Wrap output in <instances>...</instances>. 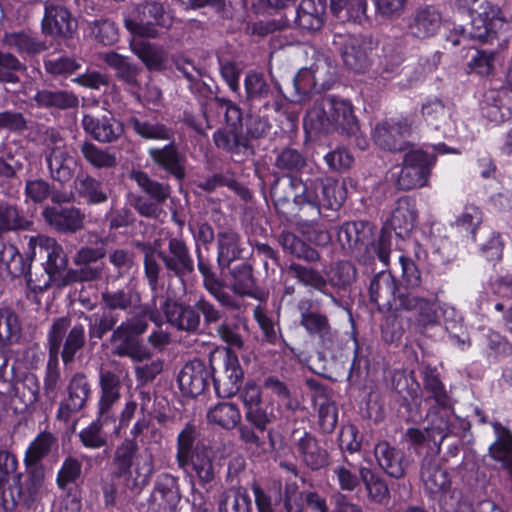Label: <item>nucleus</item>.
I'll use <instances>...</instances> for the list:
<instances>
[{"label":"nucleus","mask_w":512,"mask_h":512,"mask_svg":"<svg viewBox=\"0 0 512 512\" xmlns=\"http://www.w3.org/2000/svg\"><path fill=\"white\" fill-rule=\"evenodd\" d=\"M217 240V262L221 269L228 268L231 263L241 258V236L230 228L218 231Z\"/></svg>","instance_id":"37998d69"},{"label":"nucleus","mask_w":512,"mask_h":512,"mask_svg":"<svg viewBox=\"0 0 512 512\" xmlns=\"http://www.w3.org/2000/svg\"><path fill=\"white\" fill-rule=\"evenodd\" d=\"M307 184L311 185L312 189L318 193L321 190V204L328 209H338L346 199V189L344 184L331 178L307 179Z\"/></svg>","instance_id":"a18cd8bd"},{"label":"nucleus","mask_w":512,"mask_h":512,"mask_svg":"<svg viewBox=\"0 0 512 512\" xmlns=\"http://www.w3.org/2000/svg\"><path fill=\"white\" fill-rule=\"evenodd\" d=\"M373 453L377 465L389 477L394 479L405 477L409 461L401 450L388 441L381 440L375 444Z\"/></svg>","instance_id":"c85d7f7f"},{"label":"nucleus","mask_w":512,"mask_h":512,"mask_svg":"<svg viewBox=\"0 0 512 512\" xmlns=\"http://www.w3.org/2000/svg\"><path fill=\"white\" fill-rule=\"evenodd\" d=\"M325 9V0H302L296 10V26L309 32L319 30Z\"/></svg>","instance_id":"c03bdc74"},{"label":"nucleus","mask_w":512,"mask_h":512,"mask_svg":"<svg viewBox=\"0 0 512 512\" xmlns=\"http://www.w3.org/2000/svg\"><path fill=\"white\" fill-rule=\"evenodd\" d=\"M326 102L327 96L316 100L304 116V129L310 135L318 136L334 132L330 108Z\"/></svg>","instance_id":"a19ab883"},{"label":"nucleus","mask_w":512,"mask_h":512,"mask_svg":"<svg viewBox=\"0 0 512 512\" xmlns=\"http://www.w3.org/2000/svg\"><path fill=\"white\" fill-rule=\"evenodd\" d=\"M195 252L198 270L203 277L204 288L221 306L229 310L240 311L243 307L242 303L223 289V285L213 271L210 261L203 256L198 245H196Z\"/></svg>","instance_id":"412c9836"},{"label":"nucleus","mask_w":512,"mask_h":512,"mask_svg":"<svg viewBox=\"0 0 512 512\" xmlns=\"http://www.w3.org/2000/svg\"><path fill=\"white\" fill-rule=\"evenodd\" d=\"M29 246L34 250V254L38 253L45 257L46 261L42 264L50 273L56 276L66 269L68 265V258L63 250V247L56 241V239L46 236L37 235L31 237Z\"/></svg>","instance_id":"c756f323"},{"label":"nucleus","mask_w":512,"mask_h":512,"mask_svg":"<svg viewBox=\"0 0 512 512\" xmlns=\"http://www.w3.org/2000/svg\"><path fill=\"white\" fill-rule=\"evenodd\" d=\"M273 165L283 176L289 177L301 173L308 163L306 156L301 151L286 147L278 152Z\"/></svg>","instance_id":"bf43d9fd"},{"label":"nucleus","mask_w":512,"mask_h":512,"mask_svg":"<svg viewBox=\"0 0 512 512\" xmlns=\"http://www.w3.org/2000/svg\"><path fill=\"white\" fill-rule=\"evenodd\" d=\"M326 103L330 108L334 132L355 135L359 131V123L350 101L336 96H327Z\"/></svg>","instance_id":"2f4dec72"},{"label":"nucleus","mask_w":512,"mask_h":512,"mask_svg":"<svg viewBox=\"0 0 512 512\" xmlns=\"http://www.w3.org/2000/svg\"><path fill=\"white\" fill-rule=\"evenodd\" d=\"M169 274L182 280L194 271V261L185 241L178 237H170L166 249L157 251Z\"/></svg>","instance_id":"4468645a"},{"label":"nucleus","mask_w":512,"mask_h":512,"mask_svg":"<svg viewBox=\"0 0 512 512\" xmlns=\"http://www.w3.org/2000/svg\"><path fill=\"white\" fill-rule=\"evenodd\" d=\"M25 272V263L23 256L12 244H6L0 241V277L15 278Z\"/></svg>","instance_id":"13d9d810"},{"label":"nucleus","mask_w":512,"mask_h":512,"mask_svg":"<svg viewBox=\"0 0 512 512\" xmlns=\"http://www.w3.org/2000/svg\"><path fill=\"white\" fill-rule=\"evenodd\" d=\"M494 429L497 437L489 447V454L494 460L501 462L512 476V434L501 424H495Z\"/></svg>","instance_id":"4d7b16f0"},{"label":"nucleus","mask_w":512,"mask_h":512,"mask_svg":"<svg viewBox=\"0 0 512 512\" xmlns=\"http://www.w3.org/2000/svg\"><path fill=\"white\" fill-rule=\"evenodd\" d=\"M411 123L407 118H390L376 124L373 140L380 148L400 152L407 148L406 139L411 135Z\"/></svg>","instance_id":"ddd939ff"},{"label":"nucleus","mask_w":512,"mask_h":512,"mask_svg":"<svg viewBox=\"0 0 512 512\" xmlns=\"http://www.w3.org/2000/svg\"><path fill=\"white\" fill-rule=\"evenodd\" d=\"M21 322L18 314L10 307H0V351L19 342Z\"/></svg>","instance_id":"6e6d98bb"},{"label":"nucleus","mask_w":512,"mask_h":512,"mask_svg":"<svg viewBox=\"0 0 512 512\" xmlns=\"http://www.w3.org/2000/svg\"><path fill=\"white\" fill-rule=\"evenodd\" d=\"M215 451L201 439L193 424H186L176 441L178 468L195 477L199 486L208 489L216 478Z\"/></svg>","instance_id":"f257e3e1"},{"label":"nucleus","mask_w":512,"mask_h":512,"mask_svg":"<svg viewBox=\"0 0 512 512\" xmlns=\"http://www.w3.org/2000/svg\"><path fill=\"white\" fill-rule=\"evenodd\" d=\"M421 113L429 126L441 130L450 124L452 107L439 98H433L423 103Z\"/></svg>","instance_id":"052dcab7"},{"label":"nucleus","mask_w":512,"mask_h":512,"mask_svg":"<svg viewBox=\"0 0 512 512\" xmlns=\"http://www.w3.org/2000/svg\"><path fill=\"white\" fill-rule=\"evenodd\" d=\"M40 108H56L66 110L75 108L79 104L78 97L71 91L42 89L33 97Z\"/></svg>","instance_id":"5fc2aeb1"},{"label":"nucleus","mask_w":512,"mask_h":512,"mask_svg":"<svg viewBox=\"0 0 512 512\" xmlns=\"http://www.w3.org/2000/svg\"><path fill=\"white\" fill-rule=\"evenodd\" d=\"M103 60L109 67L114 69L116 78L123 82L129 90L136 92L140 89L141 81L139 76L143 72L141 67L131 63L127 57L113 51L105 53Z\"/></svg>","instance_id":"58836bf2"},{"label":"nucleus","mask_w":512,"mask_h":512,"mask_svg":"<svg viewBox=\"0 0 512 512\" xmlns=\"http://www.w3.org/2000/svg\"><path fill=\"white\" fill-rule=\"evenodd\" d=\"M441 23L440 12L428 5L414 11L409 17L407 29L408 33L417 39H428L439 31Z\"/></svg>","instance_id":"7c9ffc66"},{"label":"nucleus","mask_w":512,"mask_h":512,"mask_svg":"<svg viewBox=\"0 0 512 512\" xmlns=\"http://www.w3.org/2000/svg\"><path fill=\"white\" fill-rule=\"evenodd\" d=\"M230 289L238 296H249L258 300L264 298V293L256 287L252 266L241 263L231 270Z\"/></svg>","instance_id":"09e8293b"},{"label":"nucleus","mask_w":512,"mask_h":512,"mask_svg":"<svg viewBox=\"0 0 512 512\" xmlns=\"http://www.w3.org/2000/svg\"><path fill=\"white\" fill-rule=\"evenodd\" d=\"M133 53L145 64L148 70L161 71L166 69L169 54L164 47L140 40L132 45Z\"/></svg>","instance_id":"49530a36"},{"label":"nucleus","mask_w":512,"mask_h":512,"mask_svg":"<svg viewBox=\"0 0 512 512\" xmlns=\"http://www.w3.org/2000/svg\"><path fill=\"white\" fill-rule=\"evenodd\" d=\"M88 321L89 340H101L108 332H113L119 322L116 312L105 310L102 313H95L85 316Z\"/></svg>","instance_id":"338daca9"},{"label":"nucleus","mask_w":512,"mask_h":512,"mask_svg":"<svg viewBox=\"0 0 512 512\" xmlns=\"http://www.w3.org/2000/svg\"><path fill=\"white\" fill-rule=\"evenodd\" d=\"M207 419L210 423L221 428L232 429L239 425L241 413L236 404L220 402L209 409Z\"/></svg>","instance_id":"69168bd1"},{"label":"nucleus","mask_w":512,"mask_h":512,"mask_svg":"<svg viewBox=\"0 0 512 512\" xmlns=\"http://www.w3.org/2000/svg\"><path fill=\"white\" fill-rule=\"evenodd\" d=\"M299 311L300 326L310 337L317 338L323 348L330 349L334 345L338 333L332 327L328 316L320 311L304 309L301 305Z\"/></svg>","instance_id":"4be33fe9"},{"label":"nucleus","mask_w":512,"mask_h":512,"mask_svg":"<svg viewBox=\"0 0 512 512\" xmlns=\"http://www.w3.org/2000/svg\"><path fill=\"white\" fill-rule=\"evenodd\" d=\"M399 286L394 276L389 271L378 272L369 285V297L371 302L379 309L387 307L389 310L404 311L398 301Z\"/></svg>","instance_id":"393cba45"},{"label":"nucleus","mask_w":512,"mask_h":512,"mask_svg":"<svg viewBox=\"0 0 512 512\" xmlns=\"http://www.w3.org/2000/svg\"><path fill=\"white\" fill-rule=\"evenodd\" d=\"M127 124L139 137L145 140L168 141L174 138L173 129L159 121H150L137 116H130Z\"/></svg>","instance_id":"864d4df0"},{"label":"nucleus","mask_w":512,"mask_h":512,"mask_svg":"<svg viewBox=\"0 0 512 512\" xmlns=\"http://www.w3.org/2000/svg\"><path fill=\"white\" fill-rule=\"evenodd\" d=\"M157 295L150 302L141 306V310L125 321H122L111 333L108 342L112 346V354L117 357H128L133 362L142 363L151 358L148 349L140 345L139 336L148 329V320L161 325L162 317L157 305Z\"/></svg>","instance_id":"20e7f679"},{"label":"nucleus","mask_w":512,"mask_h":512,"mask_svg":"<svg viewBox=\"0 0 512 512\" xmlns=\"http://www.w3.org/2000/svg\"><path fill=\"white\" fill-rule=\"evenodd\" d=\"M66 390L67 395L59 403L56 419L64 424L71 423L74 430L77 421L73 418L86 406L91 396V385L84 373L77 372L71 377Z\"/></svg>","instance_id":"9b49d317"},{"label":"nucleus","mask_w":512,"mask_h":512,"mask_svg":"<svg viewBox=\"0 0 512 512\" xmlns=\"http://www.w3.org/2000/svg\"><path fill=\"white\" fill-rule=\"evenodd\" d=\"M420 480L425 493L435 500L442 498L451 490L448 472L443 469L435 457L426 456L420 465Z\"/></svg>","instance_id":"a211bd4d"},{"label":"nucleus","mask_w":512,"mask_h":512,"mask_svg":"<svg viewBox=\"0 0 512 512\" xmlns=\"http://www.w3.org/2000/svg\"><path fill=\"white\" fill-rule=\"evenodd\" d=\"M195 303L199 317L203 318L205 329H214L215 334L227 345L237 349L243 348L244 341L239 333L240 317L229 320L222 309L203 296L199 297Z\"/></svg>","instance_id":"6e6552de"},{"label":"nucleus","mask_w":512,"mask_h":512,"mask_svg":"<svg viewBox=\"0 0 512 512\" xmlns=\"http://www.w3.org/2000/svg\"><path fill=\"white\" fill-rule=\"evenodd\" d=\"M426 419L428 421L427 430L431 432L433 442L441 444V442L454 432L455 425L458 422V418L453 412V403L451 406L440 407L430 406Z\"/></svg>","instance_id":"e433bc0d"},{"label":"nucleus","mask_w":512,"mask_h":512,"mask_svg":"<svg viewBox=\"0 0 512 512\" xmlns=\"http://www.w3.org/2000/svg\"><path fill=\"white\" fill-rule=\"evenodd\" d=\"M421 378L424 392L427 394L426 401L432 400L431 406L447 407L451 406L453 399L450 392L440 378V374L435 367L425 365L421 369Z\"/></svg>","instance_id":"79ce46f5"},{"label":"nucleus","mask_w":512,"mask_h":512,"mask_svg":"<svg viewBox=\"0 0 512 512\" xmlns=\"http://www.w3.org/2000/svg\"><path fill=\"white\" fill-rule=\"evenodd\" d=\"M100 398L97 404L101 416H112L111 409L121 397V376L111 370H102L99 375Z\"/></svg>","instance_id":"ea45409f"},{"label":"nucleus","mask_w":512,"mask_h":512,"mask_svg":"<svg viewBox=\"0 0 512 512\" xmlns=\"http://www.w3.org/2000/svg\"><path fill=\"white\" fill-rule=\"evenodd\" d=\"M102 302L108 308V311L128 310L141 304V296L133 288L118 289L116 291H105L101 293Z\"/></svg>","instance_id":"680f3d73"},{"label":"nucleus","mask_w":512,"mask_h":512,"mask_svg":"<svg viewBox=\"0 0 512 512\" xmlns=\"http://www.w3.org/2000/svg\"><path fill=\"white\" fill-rule=\"evenodd\" d=\"M20 474H16L18 483L15 487L16 495L12 493V500L15 505H22L30 508L41 498V490L44 482V472L39 468H31L23 481Z\"/></svg>","instance_id":"c9c22d12"},{"label":"nucleus","mask_w":512,"mask_h":512,"mask_svg":"<svg viewBox=\"0 0 512 512\" xmlns=\"http://www.w3.org/2000/svg\"><path fill=\"white\" fill-rule=\"evenodd\" d=\"M47 343L49 355H60L63 363L69 365L86 344V329L80 323L71 326L68 317L56 318L47 333Z\"/></svg>","instance_id":"0eeeda50"},{"label":"nucleus","mask_w":512,"mask_h":512,"mask_svg":"<svg viewBox=\"0 0 512 512\" xmlns=\"http://www.w3.org/2000/svg\"><path fill=\"white\" fill-rule=\"evenodd\" d=\"M482 222V210L476 205L467 204L451 226L455 228L457 232L470 238L472 241H476V231L479 229Z\"/></svg>","instance_id":"0e129e2a"},{"label":"nucleus","mask_w":512,"mask_h":512,"mask_svg":"<svg viewBox=\"0 0 512 512\" xmlns=\"http://www.w3.org/2000/svg\"><path fill=\"white\" fill-rule=\"evenodd\" d=\"M288 270L292 274V277L297 279L300 284L311 287L323 295L328 296L335 305H341L340 301L327 290V279L320 271L299 263H291Z\"/></svg>","instance_id":"de8ad7c7"},{"label":"nucleus","mask_w":512,"mask_h":512,"mask_svg":"<svg viewBox=\"0 0 512 512\" xmlns=\"http://www.w3.org/2000/svg\"><path fill=\"white\" fill-rule=\"evenodd\" d=\"M246 101L251 110L279 112L282 108L280 91L272 87L263 73L249 71L244 79Z\"/></svg>","instance_id":"9d476101"},{"label":"nucleus","mask_w":512,"mask_h":512,"mask_svg":"<svg viewBox=\"0 0 512 512\" xmlns=\"http://www.w3.org/2000/svg\"><path fill=\"white\" fill-rule=\"evenodd\" d=\"M242 378L243 370L237 355L227 350L223 359V371L219 375L215 371L212 372L216 392L222 397L235 395L240 389Z\"/></svg>","instance_id":"bb28decb"},{"label":"nucleus","mask_w":512,"mask_h":512,"mask_svg":"<svg viewBox=\"0 0 512 512\" xmlns=\"http://www.w3.org/2000/svg\"><path fill=\"white\" fill-rule=\"evenodd\" d=\"M436 156L422 149H413L404 155L401 170L397 176V187L408 191L427 186Z\"/></svg>","instance_id":"1a4fd4ad"},{"label":"nucleus","mask_w":512,"mask_h":512,"mask_svg":"<svg viewBox=\"0 0 512 512\" xmlns=\"http://www.w3.org/2000/svg\"><path fill=\"white\" fill-rule=\"evenodd\" d=\"M83 130L95 141L112 143L124 133L123 124L111 113L103 115L84 114L81 120Z\"/></svg>","instance_id":"aec40b11"},{"label":"nucleus","mask_w":512,"mask_h":512,"mask_svg":"<svg viewBox=\"0 0 512 512\" xmlns=\"http://www.w3.org/2000/svg\"><path fill=\"white\" fill-rule=\"evenodd\" d=\"M359 474L368 499L376 504H387L390 500V490L386 480L366 466L359 467Z\"/></svg>","instance_id":"603ef678"},{"label":"nucleus","mask_w":512,"mask_h":512,"mask_svg":"<svg viewBox=\"0 0 512 512\" xmlns=\"http://www.w3.org/2000/svg\"><path fill=\"white\" fill-rule=\"evenodd\" d=\"M296 451L303 465L311 471H318L328 465L327 450L321 447L316 437L309 432H304L298 439Z\"/></svg>","instance_id":"4c0bfd02"},{"label":"nucleus","mask_w":512,"mask_h":512,"mask_svg":"<svg viewBox=\"0 0 512 512\" xmlns=\"http://www.w3.org/2000/svg\"><path fill=\"white\" fill-rule=\"evenodd\" d=\"M311 187L307 184L306 191L295 195L294 205L284 216L287 221L294 222L302 231L304 227H313L321 216L320 195Z\"/></svg>","instance_id":"dca6fc26"},{"label":"nucleus","mask_w":512,"mask_h":512,"mask_svg":"<svg viewBox=\"0 0 512 512\" xmlns=\"http://www.w3.org/2000/svg\"><path fill=\"white\" fill-rule=\"evenodd\" d=\"M213 141L217 148L229 153L235 160L243 161L255 154L254 147L237 129H218L213 134Z\"/></svg>","instance_id":"72a5a7b5"},{"label":"nucleus","mask_w":512,"mask_h":512,"mask_svg":"<svg viewBox=\"0 0 512 512\" xmlns=\"http://www.w3.org/2000/svg\"><path fill=\"white\" fill-rule=\"evenodd\" d=\"M44 221L61 233H75L83 228L85 215L74 206H47L42 210Z\"/></svg>","instance_id":"cd10ccee"},{"label":"nucleus","mask_w":512,"mask_h":512,"mask_svg":"<svg viewBox=\"0 0 512 512\" xmlns=\"http://www.w3.org/2000/svg\"><path fill=\"white\" fill-rule=\"evenodd\" d=\"M215 451L201 439L193 424H186L176 441L178 468L195 477L199 486L208 489L216 478Z\"/></svg>","instance_id":"f03ea898"},{"label":"nucleus","mask_w":512,"mask_h":512,"mask_svg":"<svg viewBox=\"0 0 512 512\" xmlns=\"http://www.w3.org/2000/svg\"><path fill=\"white\" fill-rule=\"evenodd\" d=\"M399 262L402 269L401 281L398 283L399 306L404 311L415 313V328L422 333L426 328L438 323V306L435 300L419 293L422 278L414 261L409 257L400 256Z\"/></svg>","instance_id":"39448f33"},{"label":"nucleus","mask_w":512,"mask_h":512,"mask_svg":"<svg viewBox=\"0 0 512 512\" xmlns=\"http://www.w3.org/2000/svg\"><path fill=\"white\" fill-rule=\"evenodd\" d=\"M160 308L167 323L178 331L189 334H199L201 332V318L198 315L195 302L190 305L165 297L160 303Z\"/></svg>","instance_id":"2eb2a0df"},{"label":"nucleus","mask_w":512,"mask_h":512,"mask_svg":"<svg viewBox=\"0 0 512 512\" xmlns=\"http://www.w3.org/2000/svg\"><path fill=\"white\" fill-rule=\"evenodd\" d=\"M307 180L295 176L277 177L270 188V196L278 215L284 218L294 205L295 195L306 191Z\"/></svg>","instance_id":"b1692460"},{"label":"nucleus","mask_w":512,"mask_h":512,"mask_svg":"<svg viewBox=\"0 0 512 512\" xmlns=\"http://www.w3.org/2000/svg\"><path fill=\"white\" fill-rule=\"evenodd\" d=\"M111 418L112 416H101L98 412L97 418L79 432L81 444L90 450L106 447L108 445V435L103 430V424Z\"/></svg>","instance_id":"e2e57ef3"},{"label":"nucleus","mask_w":512,"mask_h":512,"mask_svg":"<svg viewBox=\"0 0 512 512\" xmlns=\"http://www.w3.org/2000/svg\"><path fill=\"white\" fill-rule=\"evenodd\" d=\"M160 148H150L148 155L153 163L178 181L186 177V156L179 151L174 138Z\"/></svg>","instance_id":"a878e982"},{"label":"nucleus","mask_w":512,"mask_h":512,"mask_svg":"<svg viewBox=\"0 0 512 512\" xmlns=\"http://www.w3.org/2000/svg\"><path fill=\"white\" fill-rule=\"evenodd\" d=\"M375 226L364 220L343 223L337 232V239L341 248L355 257L364 265H371L378 259L385 266L389 264L391 253V237L381 233L375 240Z\"/></svg>","instance_id":"7ed1b4c3"},{"label":"nucleus","mask_w":512,"mask_h":512,"mask_svg":"<svg viewBox=\"0 0 512 512\" xmlns=\"http://www.w3.org/2000/svg\"><path fill=\"white\" fill-rule=\"evenodd\" d=\"M106 251L104 248L82 247L73 257V263L77 266L75 269H69L67 278L72 282H90L102 277L103 265L97 262L104 258Z\"/></svg>","instance_id":"f3484780"},{"label":"nucleus","mask_w":512,"mask_h":512,"mask_svg":"<svg viewBox=\"0 0 512 512\" xmlns=\"http://www.w3.org/2000/svg\"><path fill=\"white\" fill-rule=\"evenodd\" d=\"M139 449L138 441L123 439L112 456L113 476L123 478L125 487L136 493L149 484L154 473L153 455L139 457Z\"/></svg>","instance_id":"423d86ee"},{"label":"nucleus","mask_w":512,"mask_h":512,"mask_svg":"<svg viewBox=\"0 0 512 512\" xmlns=\"http://www.w3.org/2000/svg\"><path fill=\"white\" fill-rule=\"evenodd\" d=\"M334 45L339 48L342 60L346 67L356 72H363L371 64L373 42L371 39L338 34L334 37Z\"/></svg>","instance_id":"f8f14e48"},{"label":"nucleus","mask_w":512,"mask_h":512,"mask_svg":"<svg viewBox=\"0 0 512 512\" xmlns=\"http://www.w3.org/2000/svg\"><path fill=\"white\" fill-rule=\"evenodd\" d=\"M152 498L157 506V509L153 508L154 512H175L181 498L178 478L168 473L161 474Z\"/></svg>","instance_id":"f704fd0d"},{"label":"nucleus","mask_w":512,"mask_h":512,"mask_svg":"<svg viewBox=\"0 0 512 512\" xmlns=\"http://www.w3.org/2000/svg\"><path fill=\"white\" fill-rule=\"evenodd\" d=\"M75 189L79 197L89 205L102 204L109 197L107 185L88 174H80L76 177Z\"/></svg>","instance_id":"3c124183"},{"label":"nucleus","mask_w":512,"mask_h":512,"mask_svg":"<svg viewBox=\"0 0 512 512\" xmlns=\"http://www.w3.org/2000/svg\"><path fill=\"white\" fill-rule=\"evenodd\" d=\"M292 487L295 488V494L291 497V499L294 497L295 502L301 503V493L296 482H286L284 487L278 485L269 491H265L259 485H254L252 487V491L254 494L257 511L275 512V506L279 505L280 503H282L283 510L285 511L287 491H292Z\"/></svg>","instance_id":"473e14b6"},{"label":"nucleus","mask_w":512,"mask_h":512,"mask_svg":"<svg viewBox=\"0 0 512 512\" xmlns=\"http://www.w3.org/2000/svg\"><path fill=\"white\" fill-rule=\"evenodd\" d=\"M279 243L282 248L291 255L307 262L320 260L318 251L291 232H283L279 235Z\"/></svg>","instance_id":"774afa93"},{"label":"nucleus","mask_w":512,"mask_h":512,"mask_svg":"<svg viewBox=\"0 0 512 512\" xmlns=\"http://www.w3.org/2000/svg\"><path fill=\"white\" fill-rule=\"evenodd\" d=\"M390 222L399 237H405L413 230L417 222V213L409 197H401L397 200Z\"/></svg>","instance_id":"8fccbe9b"},{"label":"nucleus","mask_w":512,"mask_h":512,"mask_svg":"<svg viewBox=\"0 0 512 512\" xmlns=\"http://www.w3.org/2000/svg\"><path fill=\"white\" fill-rule=\"evenodd\" d=\"M77 27L70 11L63 5L47 1L45 3L44 17L42 20V31L44 34L70 38Z\"/></svg>","instance_id":"5701e85b"},{"label":"nucleus","mask_w":512,"mask_h":512,"mask_svg":"<svg viewBox=\"0 0 512 512\" xmlns=\"http://www.w3.org/2000/svg\"><path fill=\"white\" fill-rule=\"evenodd\" d=\"M212 378V371L204 360L195 358L187 362L178 374V385L186 396L196 397L204 393Z\"/></svg>","instance_id":"6ab92c4d"}]
</instances>
